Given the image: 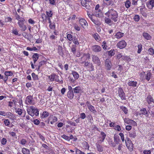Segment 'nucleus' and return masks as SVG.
I'll list each match as a JSON object with an SVG mask.
<instances>
[{
	"mask_svg": "<svg viewBox=\"0 0 154 154\" xmlns=\"http://www.w3.org/2000/svg\"><path fill=\"white\" fill-rule=\"evenodd\" d=\"M14 16L16 19L18 21L17 24L21 30L25 31L27 29V27L24 24V22L25 21V19L20 17L16 11L15 13Z\"/></svg>",
	"mask_w": 154,
	"mask_h": 154,
	"instance_id": "nucleus-1",
	"label": "nucleus"
},
{
	"mask_svg": "<svg viewBox=\"0 0 154 154\" xmlns=\"http://www.w3.org/2000/svg\"><path fill=\"white\" fill-rule=\"evenodd\" d=\"M105 15L114 22H116L118 21V13L116 11L113 9L111 8L109 9L108 11L105 13Z\"/></svg>",
	"mask_w": 154,
	"mask_h": 154,
	"instance_id": "nucleus-2",
	"label": "nucleus"
},
{
	"mask_svg": "<svg viewBox=\"0 0 154 154\" xmlns=\"http://www.w3.org/2000/svg\"><path fill=\"white\" fill-rule=\"evenodd\" d=\"M27 111L28 114L32 117L34 115L36 116H38L39 111L38 109H35L33 106H30L27 109Z\"/></svg>",
	"mask_w": 154,
	"mask_h": 154,
	"instance_id": "nucleus-3",
	"label": "nucleus"
},
{
	"mask_svg": "<svg viewBox=\"0 0 154 154\" xmlns=\"http://www.w3.org/2000/svg\"><path fill=\"white\" fill-rule=\"evenodd\" d=\"M71 74H72L74 78L69 76L68 78L70 83H74L75 81L79 79V76L78 73L74 70L71 71Z\"/></svg>",
	"mask_w": 154,
	"mask_h": 154,
	"instance_id": "nucleus-4",
	"label": "nucleus"
},
{
	"mask_svg": "<svg viewBox=\"0 0 154 154\" xmlns=\"http://www.w3.org/2000/svg\"><path fill=\"white\" fill-rule=\"evenodd\" d=\"M91 59L90 54L89 53H84L82 57L79 58V60L81 64H84L86 62H88Z\"/></svg>",
	"mask_w": 154,
	"mask_h": 154,
	"instance_id": "nucleus-5",
	"label": "nucleus"
},
{
	"mask_svg": "<svg viewBox=\"0 0 154 154\" xmlns=\"http://www.w3.org/2000/svg\"><path fill=\"white\" fill-rule=\"evenodd\" d=\"M80 2L81 5L82 7L88 10H91V7L90 5L91 3L90 1L88 0H80Z\"/></svg>",
	"mask_w": 154,
	"mask_h": 154,
	"instance_id": "nucleus-6",
	"label": "nucleus"
},
{
	"mask_svg": "<svg viewBox=\"0 0 154 154\" xmlns=\"http://www.w3.org/2000/svg\"><path fill=\"white\" fill-rule=\"evenodd\" d=\"M84 67L89 72H91L94 71V66L93 64L90 62H86L84 63Z\"/></svg>",
	"mask_w": 154,
	"mask_h": 154,
	"instance_id": "nucleus-7",
	"label": "nucleus"
},
{
	"mask_svg": "<svg viewBox=\"0 0 154 154\" xmlns=\"http://www.w3.org/2000/svg\"><path fill=\"white\" fill-rule=\"evenodd\" d=\"M126 145L128 149L131 152L133 150V144L130 139L128 137L125 140Z\"/></svg>",
	"mask_w": 154,
	"mask_h": 154,
	"instance_id": "nucleus-8",
	"label": "nucleus"
},
{
	"mask_svg": "<svg viewBox=\"0 0 154 154\" xmlns=\"http://www.w3.org/2000/svg\"><path fill=\"white\" fill-rule=\"evenodd\" d=\"M92 61L94 64H96L98 66H100L101 64V62L99 57L95 55H92Z\"/></svg>",
	"mask_w": 154,
	"mask_h": 154,
	"instance_id": "nucleus-9",
	"label": "nucleus"
},
{
	"mask_svg": "<svg viewBox=\"0 0 154 154\" xmlns=\"http://www.w3.org/2000/svg\"><path fill=\"white\" fill-rule=\"evenodd\" d=\"M57 117L51 114L49 115L48 119V123H49L53 125L57 121Z\"/></svg>",
	"mask_w": 154,
	"mask_h": 154,
	"instance_id": "nucleus-10",
	"label": "nucleus"
},
{
	"mask_svg": "<svg viewBox=\"0 0 154 154\" xmlns=\"http://www.w3.org/2000/svg\"><path fill=\"white\" fill-rule=\"evenodd\" d=\"M118 94L119 96L122 100H126V99L125 94L122 88L119 87V88Z\"/></svg>",
	"mask_w": 154,
	"mask_h": 154,
	"instance_id": "nucleus-11",
	"label": "nucleus"
},
{
	"mask_svg": "<svg viewBox=\"0 0 154 154\" xmlns=\"http://www.w3.org/2000/svg\"><path fill=\"white\" fill-rule=\"evenodd\" d=\"M127 45V43L124 40H122L119 41L117 44L116 46L117 48L120 49H122L125 47Z\"/></svg>",
	"mask_w": 154,
	"mask_h": 154,
	"instance_id": "nucleus-12",
	"label": "nucleus"
},
{
	"mask_svg": "<svg viewBox=\"0 0 154 154\" xmlns=\"http://www.w3.org/2000/svg\"><path fill=\"white\" fill-rule=\"evenodd\" d=\"M79 23L82 27L84 29L87 28L88 24L86 20L84 18H81L79 20Z\"/></svg>",
	"mask_w": 154,
	"mask_h": 154,
	"instance_id": "nucleus-13",
	"label": "nucleus"
},
{
	"mask_svg": "<svg viewBox=\"0 0 154 154\" xmlns=\"http://www.w3.org/2000/svg\"><path fill=\"white\" fill-rule=\"evenodd\" d=\"M59 76L55 73H52L48 76L49 81L51 82L53 81L58 82Z\"/></svg>",
	"mask_w": 154,
	"mask_h": 154,
	"instance_id": "nucleus-14",
	"label": "nucleus"
},
{
	"mask_svg": "<svg viewBox=\"0 0 154 154\" xmlns=\"http://www.w3.org/2000/svg\"><path fill=\"white\" fill-rule=\"evenodd\" d=\"M124 122L128 125H130L134 126H137V123L134 120L128 118H125L124 119Z\"/></svg>",
	"mask_w": 154,
	"mask_h": 154,
	"instance_id": "nucleus-15",
	"label": "nucleus"
},
{
	"mask_svg": "<svg viewBox=\"0 0 154 154\" xmlns=\"http://www.w3.org/2000/svg\"><path fill=\"white\" fill-rule=\"evenodd\" d=\"M33 97L31 95H29L26 97V100L25 103L27 105L32 104L33 102Z\"/></svg>",
	"mask_w": 154,
	"mask_h": 154,
	"instance_id": "nucleus-16",
	"label": "nucleus"
},
{
	"mask_svg": "<svg viewBox=\"0 0 154 154\" xmlns=\"http://www.w3.org/2000/svg\"><path fill=\"white\" fill-rule=\"evenodd\" d=\"M147 7L149 9H152L154 7V0H149L146 3Z\"/></svg>",
	"mask_w": 154,
	"mask_h": 154,
	"instance_id": "nucleus-17",
	"label": "nucleus"
},
{
	"mask_svg": "<svg viewBox=\"0 0 154 154\" xmlns=\"http://www.w3.org/2000/svg\"><path fill=\"white\" fill-rule=\"evenodd\" d=\"M92 51L95 52H98L101 50V47L98 45H94L91 47Z\"/></svg>",
	"mask_w": 154,
	"mask_h": 154,
	"instance_id": "nucleus-18",
	"label": "nucleus"
},
{
	"mask_svg": "<svg viewBox=\"0 0 154 154\" xmlns=\"http://www.w3.org/2000/svg\"><path fill=\"white\" fill-rule=\"evenodd\" d=\"M82 88L80 86H77L73 89L74 94H81L82 92Z\"/></svg>",
	"mask_w": 154,
	"mask_h": 154,
	"instance_id": "nucleus-19",
	"label": "nucleus"
},
{
	"mask_svg": "<svg viewBox=\"0 0 154 154\" xmlns=\"http://www.w3.org/2000/svg\"><path fill=\"white\" fill-rule=\"evenodd\" d=\"M140 13L143 16L145 17H146L147 14L146 13L147 9L145 6L141 7L140 9Z\"/></svg>",
	"mask_w": 154,
	"mask_h": 154,
	"instance_id": "nucleus-20",
	"label": "nucleus"
},
{
	"mask_svg": "<svg viewBox=\"0 0 154 154\" xmlns=\"http://www.w3.org/2000/svg\"><path fill=\"white\" fill-rule=\"evenodd\" d=\"M6 116L12 121H15L16 119V117L15 115L11 112H7Z\"/></svg>",
	"mask_w": 154,
	"mask_h": 154,
	"instance_id": "nucleus-21",
	"label": "nucleus"
},
{
	"mask_svg": "<svg viewBox=\"0 0 154 154\" xmlns=\"http://www.w3.org/2000/svg\"><path fill=\"white\" fill-rule=\"evenodd\" d=\"M105 64L107 70H110L112 66V64L110 60L109 59H106L105 62Z\"/></svg>",
	"mask_w": 154,
	"mask_h": 154,
	"instance_id": "nucleus-22",
	"label": "nucleus"
},
{
	"mask_svg": "<svg viewBox=\"0 0 154 154\" xmlns=\"http://www.w3.org/2000/svg\"><path fill=\"white\" fill-rule=\"evenodd\" d=\"M3 120V123L5 126L10 128H12L14 126V125L10 122L9 119H5Z\"/></svg>",
	"mask_w": 154,
	"mask_h": 154,
	"instance_id": "nucleus-23",
	"label": "nucleus"
},
{
	"mask_svg": "<svg viewBox=\"0 0 154 154\" xmlns=\"http://www.w3.org/2000/svg\"><path fill=\"white\" fill-rule=\"evenodd\" d=\"M146 101L149 105L152 103H154V99L150 95H148L146 98Z\"/></svg>",
	"mask_w": 154,
	"mask_h": 154,
	"instance_id": "nucleus-24",
	"label": "nucleus"
},
{
	"mask_svg": "<svg viewBox=\"0 0 154 154\" xmlns=\"http://www.w3.org/2000/svg\"><path fill=\"white\" fill-rule=\"evenodd\" d=\"M57 53L59 54L60 56L63 57L64 54L63 50V48L62 46L60 45H58L57 46Z\"/></svg>",
	"mask_w": 154,
	"mask_h": 154,
	"instance_id": "nucleus-25",
	"label": "nucleus"
},
{
	"mask_svg": "<svg viewBox=\"0 0 154 154\" xmlns=\"http://www.w3.org/2000/svg\"><path fill=\"white\" fill-rule=\"evenodd\" d=\"M127 84L129 86L136 87L137 86V82L136 81L129 80Z\"/></svg>",
	"mask_w": 154,
	"mask_h": 154,
	"instance_id": "nucleus-26",
	"label": "nucleus"
},
{
	"mask_svg": "<svg viewBox=\"0 0 154 154\" xmlns=\"http://www.w3.org/2000/svg\"><path fill=\"white\" fill-rule=\"evenodd\" d=\"M114 142L116 144H120V142H121L120 137L117 135H114Z\"/></svg>",
	"mask_w": 154,
	"mask_h": 154,
	"instance_id": "nucleus-27",
	"label": "nucleus"
},
{
	"mask_svg": "<svg viewBox=\"0 0 154 154\" xmlns=\"http://www.w3.org/2000/svg\"><path fill=\"white\" fill-rule=\"evenodd\" d=\"M124 33L120 32H117L115 35V37L118 39L121 38L124 36Z\"/></svg>",
	"mask_w": 154,
	"mask_h": 154,
	"instance_id": "nucleus-28",
	"label": "nucleus"
},
{
	"mask_svg": "<svg viewBox=\"0 0 154 154\" xmlns=\"http://www.w3.org/2000/svg\"><path fill=\"white\" fill-rule=\"evenodd\" d=\"M49 115V113L48 112L44 111L42 113L40 114V117L41 119L45 118L48 117Z\"/></svg>",
	"mask_w": 154,
	"mask_h": 154,
	"instance_id": "nucleus-29",
	"label": "nucleus"
},
{
	"mask_svg": "<svg viewBox=\"0 0 154 154\" xmlns=\"http://www.w3.org/2000/svg\"><path fill=\"white\" fill-rule=\"evenodd\" d=\"M8 103V106L11 107H14L15 108L16 107L17 102L14 100H13L12 101H9Z\"/></svg>",
	"mask_w": 154,
	"mask_h": 154,
	"instance_id": "nucleus-30",
	"label": "nucleus"
},
{
	"mask_svg": "<svg viewBox=\"0 0 154 154\" xmlns=\"http://www.w3.org/2000/svg\"><path fill=\"white\" fill-rule=\"evenodd\" d=\"M143 36L144 38L147 40H150L152 38L151 36L147 32H143Z\"/></svg>",
	"mask_w": 154,
	"mask_h": 154,
	"instance_id": "nucleus-31",
	"label": "nucleus"
},
{
	"mask_svg": "<svg viewBox=\"0 0 154 154\" xmlns=\"http://www.w3.org/2000/svg\"><path fill=\"white\" fill-rule=\"evenodd\" d=\"M140 112H141L139 114V115H146L148 114V112L146 109L145 108H143L141 109L140 110Z\"/></svg>",
	"mask_w": 154,
	"mask_h": 154,
	"instance_id": "nucleus-32",
	"label": "nucleus"
},
{
	"mask_svg": "<svg viewBox=\"0 0 154 154\" xmlns=\"http://www.w3.org/2000/svg\"><path fill=\"white\" fill-rule=\"evenodd\" d=\"M67 96L69 99H72L74 97L73 92L72 91H68L67 93Z\"/></svg>",
	"mask_w": 154,
	"mask_h": 154,
	"instance_id": "nucleus-33",
	"label": "nucleus"
},
{
	"mask_svg": "<svg viewBox=\"0 0 154 154\" xmlns=\"http://www.w3.org/2000/svg\"><path fill=\"white\" fill-rule=\"evenodd\" d=\"M152 76V74L150 71H148L147 72L145 76V79L148 81H149L150 79L151 76Z\"/></svg>",
	"mask_w": 154,
	"mask_h": 154,
	"instance_id": "nucleus-34",
	"label": "nucleus"
},
{
	"mask_svg": "<svg viewBox=\"0 0 154 154\" xmlns=\"http://www.w3.org/2000/svg\"><path fill=\"white\" fill-rule=\"evenodd\" d=\"M46 15L47 18L52 17L53 16V12L51 10L46 11Z\"/></svg>",
	"mask_w": 154,
	"mask_h": 154,
	"instance_id": "nucleus-35",
	"label": "nucleus"
},
{
	"mask_svg": "<svg viewBox=\"0 0 154 154\" xmlns=\"http://www.w3.org/2000/svg\"><path fill=\"white\" fill-rule=\"evenodd\" d=\"M96 146L97 150L99 152H102L103 151V147L102 146L99 144L98 142L96 143Z\"/></svg>",
	"mask_w": 154,
	"mask_h": 154,
	"instance_id": "nucleus-36",
	"label": "nucleus"
},
{
	"mask_svg": "<svg viewBox=\"0 0 154 154\" xmlns=\"http://www.w3.org/2000/svg\"><path fill=\"white\" fill-rule=\"evenodd\" d=\"M91 21L96 25L100 26L101 24L100 21L97 19H94L93 18Z\"/></svg>",
	"mask_w": 154,
	"mask_h": 154,
	"instance_id": "nucleus-37",
	"label": "nucleus"
},
{
	"mask_svg": "<svg viewBox=\"0 0 154 154\" xmlns=\"http://www.w3.org/2000/svg\"><path fill=\"white\" fill-rule=\"evenodd\" d=\"M129 137L131 138H135L136 136V133L135 131L130 132L129 133Z\"/></svg>",
	"mask_w": 154,
	"mask_h": 154,
	"instance_id": "nucleus-38",
	"label": "nucleus"
},
{
	"mask_svg": "<svg viewBox=\"0 0 154 154\" xmlns=\"http://www.w3.org/2000/svg\"><path fill=\"white\" fill-rule=\"evenodd\" d=\"M95 15L96 17H100L103 15V13L101 10H99L98 11H96Z\"/></svg>",
	"mask_w": 154,
	"mask_h": 154,
	"instance_id": "nucleus-39",
	"label": "nucleus"
},
{
	"mask_svg": "<svg viewBox=\"0 0 154 154\" xmlns=\"http://www.w3.org/2000/svg\"><path fill=\"white\" fill-rule=\"evenodd\" d=\"M22 152L23 154H30V150L26 148H23L22 150Z\"/></svg>",
	"mask_w": 154,
	"mask_h": 154,
	"instance_id": "nucleus-40",
	"label": "nucleus"
},
{
	"mask_svg": "<svg viewBox=\"0 0 154 154\" xmlns=\"http://www.w3.org/2000/svg\"><path fill=\"white\" fill-rule=\"evenodd\" d=\"M41 18L42 19V22L43 23H45L47 21V17H46V15L44 14H41Z\"/></svg>",
	"mask_w": 154,
	"mask_h": 154,
	"instance_id": "nucleus-41",
	"label": "nucleus"
},
{
	"mask_svg": "<svg viewBox=\"0 0 154 154\" xmlns=\"http://www.w3.org/2000/svg\"><path fill=\"white\" fill-rule=\"evenodd\" d=\"M93 37L95 40L97 41H99L101 40L100 37L97 33H95L93 35Z\"/></svg>",
	"mask_w": 154,
	"mask_h": 154,
	"instance_id": "nucleus-42",
	"label": "nucleus"
},
{
	"mask_svg": "<svg viewBox=\"0 0 154 154\" xmlns=\"http://www.w3.org/2000/svg\"><path fill=\"white\" fill-rule=\"evenodd\" d=\"M138 50L137 53L138 54H140L142 50V48L143 47L142 45L140 43L137 45Z\"/></svg>",
	"mask_w": 154,
	"mask_h": 154,
	"instance_id": "nucleus-43",
	"label": "nucleus"
},
{
	"mask_svg": "<svg viewBox=\"0 0 154 154\" xmlns=\"http://www.w3.org/2000/svg\"><path fill=\"white\" fill-rule=\"evenodd\" d=\"M66 34V37L68 40L70 41H72L74 38V37H73L72 35L70 34H68L67 33Z\"/></svg>",
	"mask_w": 154,
	"mask_h": 154,
	"instance_id": "nucleus-44",
	"label": "nucleus"
},
{
	"mask_svg": "<svg viewBox=\"0 0 154 154\" xmlns=\"http://www.w3.org/2000/svg\"><path fill=\"white\" fill-rule=\"evenodd\" d=\"M4 74L5 76L8 77L13 75V73L11 71H6L5 72Z\"/></svg>",
	"mask_w": 154,
	"mask_h": 154,
	"instance_id": "nucleus-45",
	"label": "nucleus"
},
{
	"mask_svg": "<svg viewBox=\"0 0 154 154\" xmlns=\"http://www.w3.org/2000/svg\"><path fill=\"white\" fill-rule=\"evenodd\" d=\"M122 59L125 61L128 62L131 60L130 57L127 56H123L122 57Z\"/></svg>",
	"mask_w": 154,
	"mask_h": 154,
	"instance_id": "nucleus-46",
	"label": "nucleus"
},
{
	"mask_svg": "<svg viewBox=\"0 0 154 154\" xmlns=\"http://www.w3.org/2000/svg\"><path fill=\"white\" fill-rule=\"evenodd\" d=\"M89 110L92 112L94 113H96V111L95 110L94 106L92 105H91L88 107Z\"/></svg>",
	"mask_w": 154,
	"mask_h": 154,
	"instance_id": "nucleus-47",
	"label": "nucleus"
},
{
	"mask_svg": "<svg viewBox=\"0 0 154 154\" xmlns=\"http://www.w3.org/2000/svg\"><path fill=\"white\" fill-rule=\"evenodd\" d=\"M14 109L16 110V113L19 116H21L23 113L22 109L20 108L17 109L15 108Z\"/></svg>",
	"mask_w": 154,
	"mask_h": 154,
	"instance_id": "nucleus-48",
	"label": "nucleus"
},
{
	"mask_svg": "<svg viewBox=\"0 0 154 154\" xmlns=\"http://www.w3.org/2000/svg\"><path fill=\"white\" fill-rule=\"evenodd\" d=\"M103 49L106 50V49L108 47V44L107 42L105 41H103L102 43V45Z\"/></svg>",
	"mask_w": 154,
	"mask_h": 154,
	"instance_id": "nucleus-49",
	"label": "nucleus"
},
{
	"mask_svg": "<svg viewBox=\"0 0 154 154\" xmlns=\"http://www.w3.org/2000/svg\"><path fill=\"white\" fill-rule=\"evenodd\" d=\"M120 108L125 114H127L128 113V110L126 107L123 106H121L120 107Z\"/></svg>",
	"mask_w": 154,
	"mask_h": 154,
	"instance_id": "nucleus-50",
	"label": "nucleus"
},
{
	"mask_svg": "<svg viewBox=\"0 0 154 154\" xmlns=\"http://www.w3.org/2000/svg\"><path fill=\"white\" fill-rule=\"evenodd\" d=\"M131 2L129 1V0H127V1L125 2V5L126 8H128L131 5Z\"/></svg>",
	"mask_w": 154,
	"mask_h": 154,
	"instance_id": "nucleus-51",
	"label": "nucleus"
},
{
	"mask_svg": "<svg viewBox=\"0 0 154 154\" xmlns=\"http://www.w3.org/2000/svg\"><path fill=\"white\" fill-rule=\"evenodd\" d=\"M76 47L75 45H72L71 48V51L74 54H75L76 52Z\"/></svg>",
	"mask_w": 154,
	"mask_h": 154,
	"instance_id": "nucleus-52",
	"label": "nucleus"
},
{
	"mask_svg": "<svg viewBox=\"0 0 154 154\" xmlns=\"http://www.w3.org/2000/svg\"><path fill=\"white\" fill-rule=\"evenodd\" d=\"M82 144L83 145V147L84 148L86 149H88L89 147V146L88 144V142L85 141H84L83 143Z\"/></svg>",
	"mask_w": 154,
	"mask_h": 154,
	"instance_id": "nucleus-53",
	"label": "nucleus"
},
{
	"mask_svg": "<svg viewBox=\"0 0 154 154\" xmlns=\"http://www.w3.org/2000/svg\"><path fill=\"white\" fill-rule=\"evenodd\" d=\"M33 60H37L39 57V54L38 53H34L32 56Z\"/></svg>",
	"mask_w": 154,
	"mask_h": 154,
	"instance_id": "nucleus-54",
	"label": "nucleus"
},
{
	"mask_svg": "<svg viewBox=\"0 0 154 154\" xmlns=\"http://www.w3.org/2000/svg\"><path fill=\"white\" fill-rule=\"evenodd\" d=\"M72 41L73 43L75 45H79V42L78 38L76 37V36H74V38L73 39V40Z\"/></svg>",
	"mask_w": 154,
	"mask_h": 154,
	"instance_id": "nucleus-55",
	"label": "nucleus"
},
{
	"mask_svg": "<svg viewBox=\"0 0 154 154\" xmlns=\"http://www.w3.org/2000/svg\"><path fill=\"white\" fill-rule=\"evenodd\" d=\"M148 54L151 55H152L154 54V49L152 48H150L148 51Z\"/></svg>",
	"mask_w": 154,
	"mask_h": 154,
	"instance_id": "nucleus-56",
	"label": "nucleus"
},
{
	"mask_svg": "<svg viewBox=\"0 0 154 154\" xmlns=\"http://www.w3.org/2000/svg\"><path fill=\"white\" fill-rule=\"evenodd\" d=\"M133 19L135 22H138L140 19V16L138 14L135 15Z\"/></svg>",
	"mask_w": 154,
	"mask_h": 154,
	"instance_id": "nucleus-57",
	"label": "nucleus"
},
{
	"mask_svg": "<svg viewBox=\"0 0 154 154\" xmlns=\"http://www.w3.org/2000/svg\"><path fill=\"white\" fill-rule=\"evenodd\" d=\"M32 76L34 80H37L38 79V75L35 74V73L33 72L32 73Z\"/></svg>",
	"mask_w": 154,
	"mask_h": 154,
	"instance_id": "nucleus-58",
	"label": "nucleus"
},
{
	"mask_svg": "<svg viewBox=\"0 0 154 154\" xmlns=\"http://www.w3.org/2000/svg\"><path fill=\"white\" fill-rule=\"evenodd\" d=\"M115 54V51L114 49H111V50L108 51V54L109 56H113Z\"/></svg>",
	"mask_w": 154,
	"mask_h": 154,
	"instance_id": "nucleus-59",
	"label": "nucleus"
},
{
	"mask_svg": "<svg viewBox=\"0 0 154 154\" xmlns=\"http://www.w3.org/2000/svg\"><path fill=\"white\" fill-rule=\"evenodd\" d=\"M12 32L14 35L20 36V34H19L18 33V31L16 29H14L12 30Z\"/></svg>",
	"mask_w": 154,
	"mask_h": 154,
	"instance_id": "nucleus-60",
	"label": "nucleus"
},
{
	"mask_svg": "<svg viewBox=\"0 0 154 154\" xmlns=\"http://www.w3.org/2000/svg\"><path fill=\"white\" fill-rule=\"evenodd\" d=\"M111 19L110 18H106L105 20V22L108 24L110 25L112 23V21Z\"/></svg>",
	"mask_w": 154,
	"mask_h": 154,
	"instance_id": "nucleus-61",
	"label": "nucleus"
},
{
	"mask_svg": "<svg viewBox=\"0 0 154 154\" xmlns=\"http://www.w3.org/2000/svg\"><path fill=\"white\" fill-rule=\"evenodd\" d=\"M27 143L26 140L25 139H22L20 140V143L23 145H25Z\"/></svg>",
	"mask_w": 154,
	"mask_h": 154,
	"instance_id": "nucleus-62",
	"label": "nucleus"
},
{
	"mask_svg": "<svg viewBox=\"0 0 154 154\" xmlns=\"http://www.w3.org/2000/svg\"><path fill=\"white\" fill-rule=\"evenodd\" d=\"M7 142V140L6 138H3L1 140V143L2 145H5Z\"/></svg>",
	"mask_w": 154,
	"mask_h": 154,
	"instance_id": "nucleus-63",
	"label": "nucleus"
},
{
	"mask_svg": "<svg viewBox=\"0 0 154 154\" xmlns=\"http://www.w3.org/2000/svg\"><path fill=\"white\" fill-rule=\"evenodd\" d=\"M47 63V61H46L42 60L38 64V67H41L42 66L44 65L45 64Z\"/></svg>",
	"mask_w": 154,
	"mask_h": 154,
	"instance_id": "nucleus-64",
	"label": "nucleus"
}]
</instances>
